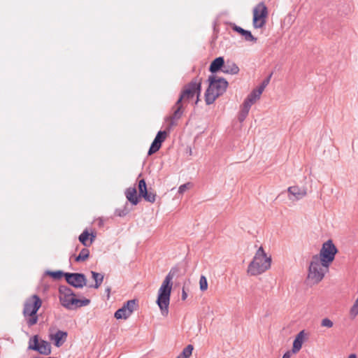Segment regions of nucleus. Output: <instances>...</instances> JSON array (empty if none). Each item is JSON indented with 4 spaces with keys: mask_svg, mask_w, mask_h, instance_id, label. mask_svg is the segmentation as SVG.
<instances>
[{
    "mask_svg": "<svg viewBox=\"0 0 358 358\" xmlns=\"http://www.w3.org/2000/svg\"><path fill=\"white\" fill-rule=\"evenodd\" d=\"M178 271V268H171L158 291L157 303L164 316H166L169 313V306L173 285L172 279Z\"/></svg>",
    "mask_w": 358,
    "mask_h": 358,
    "instance_id": "nucleus-1",
    "label": "nucleus"
},
{
    "mask_svg": "<svg viewBox=\"0 0 358 358\" xmlns=\"http://www.w3.org/2000/svg\"><path fill=\"white\" fill-rule=\"evenodd\" d=\"M208 87L205 92V101L207 105H210L222 96L227 90L229 83L227 80L215 75H210L208 78Z\"/></svg>",
    "mask_w": 358,
    "mask_h": 358,
    "instance_id": "nucleus-2",
    "label": "nucleus"
},
{
    "mask_svg": "<svg viewBox=\"0 0 358 358\" xmlns=\"http://www.w3.org/2000/svg\"><path fill=\"white\" fill-rule=\"evenodd\" d=\"M41 305L42 300L37 294L32 295L24 301L22 314L28 327H31L38 322L37 313Z\"/></svg>",
    "mask_w": 358,
    "mask_h": 358,
    "instance_id": "nucleus-3",
    "label": "nucleus"
},
{
    "mask_svg": "<svg viewBox=\"0 0 358 358\" xmlns=\"http://www.w3.org/2000/svg\"><path fill=\"white\" fill-rule=\"evenodd\" d=\"M271 262V257H268L263 248L260 247L248 266V273L252 275L261 274L270 268Z\"/></svg>",
    "mask_w": 358,
    "mask_h": 358,
    "instance_id": "nucleus-4",
    "label": "nucleus"
},
{
    "mask_svg": "<svg viewBox=\"0 0 358 358\" xmlns=\"http://www.w3.org/2000/svg\"><path fill=\"white\" fill-rule=\"evenodd\" d=\"M201 92V78L195 77L189 83L183 87L180 95L177 100V104H180L182 101L187 102L192 99L196 94L197 99L195 104L199 101V96Z\"/></svg>",
    "mask_w": 358,
    "mask_h": 358,
    "instance_id": "nucleus-5",
    "label": "nucleus"
},
{
    "mask_svg": "<svg viewBox=\"0 0 358 358\" xmlns=\"http://www.w3.org/2000/svg\"><path fill=\"white\" fill-rule=\"evenodd\" d=\"M328 270L329 268L322 265V261L319 259L318 255H313L309 265L308 278L314 283H318L323 279Z\"/></svg>",
    "mask_w": 358,
    "mask_h": 358,
    "instance_id": "nucleus-6",
    "label": "nucleus"
},
{
    "mask_svg": "<svg viewBox=\"0 0 358 358\" xmlns=\"http://www.w3.org/2000/svg\"><path fill=\"white\" fill-rule=\"evenodd\" d=\"M338 252V249L329 239L322 244L320 251L319 259L322 261V265L325 268H329L331 263L334 260L335 255Z\"/></svg>",
    "mask_w": 358,
    "mask_h": 358,
    "instance_id": "nucleus-7",
    "label": "nucleus"
},
{
    "mask_svg": "<svg viewBox=\"0 0 358 358\" xmlns=\"http://www.w3.org/2000/svg\"><path fill=\"white\" fill-rule=\"evenodd\" d=\"M268 10L263 2L259 3L253 10L252 24L255 29L263 27L266 24Z\"/></svg>",
    "mask_w": 358,
    "mask_h": 358,
    "instance_id": "nucleus-8",
    "label": "nucleus"
},
{
    "mask_svg": "<svg viewBox=\"0 0 358 358\" xmlns=\"http://www.w3.org/2000/svg\"><path fill=\"white\" fill-rule=\"evenodd\" d=\"M29 349L38 352L41 355H48L51 353V345L48 341L39 340L38 335H34L29 340Z\"/></svg>",
    "mask_w": 358,
    "mask_h": 358,
    "instance_id": "nucleus-9",
    "label": "nucleus"
},
{
    "mask_svg": "<svg viewBox=\"0 0 358 358\" xmlns=\"http://www.w3.org/2000/svg\"><path fill=\"white\" fill-rule=\"evenodd\" d=\"M66 282L75 288H83L87 285V278L85 274L81 273H66Z\"/></svg>",
    "mask_w": 358,
    "mask_h": 358,
    "instance_id": "nucleus-10",
    "label": "nucleus"
},
{
    "mask_svg": "<svg viewBox=\"0 0 358 358\" xmlns=\"http://www.w3.org/2000/svg\"><path fill=\"white\" fill-rule=\"evenodd\" d=\"M138 188L140 197L143 198L146 201L150 203H154L155 201L157 194L148 189L145 179H141L138 181Z\"/></svg>",
    "mask_w": 358,
    "mask_h": 358,
    "instance_id": "nucleus-11",
    "label": "nucleus"
},
{
    "mask_svg": "<svg viewBox=\"0 0 358 358\" xmlns=\"http://www.w3.org/2000/svg\"><path fill=\"white\" fill-rule=\"evenodd\" d=\"M224 64L225 61L223 57H216L211 62L209 66V71L212 73V75L220 71H222Z\"/></svg>",
    "mask_w": 358,
    "mask_h": 358,
    "instance_id": "nucleus-12",
    "label": "nucleus"
},
{
    "mask_svg": "<svg viewBox=\"0 0 358 358\" xmlns=\"http://www.w3.org/2000/svg\"><path fill=\"white\" fill-rule=\"evenodd\" d=\"M67 336L66 331L58 330L55 334L50 335V340L54 341V345L59 348L66 341Z\"/></svg>",
    "mask_w": 358,
    "mask_h": 358,
    "instance_id": "nucleus-13",
    "label": "nucleus"
},
{
    "mask_svg": "<svg viewBox=\"0 0 358 358\" xmlns=\"http://www.w3.org/2000/svg\"><path fill=\"white\" fill-rule=\"evenodd\" d=\"M287 191L289 195H292L294 197L295 200L301 199L307 194L306 189L304 187H299L298 186L289 187Z\"/></svg>",
    "mask_w": 358,
    "mask_h": 358,
    "instance_id": "nucleus-14",
    "label": "nucleus"
},
{
    "mask_svg": "<svg viewBox=\"0 0 358 358\" xmlns=\"http://www.w3.org/2000/svg\"><path fill=\"white\" fill-rule=\"evenodd\" d=\"M125 196L127 200L132 204V205H137L139 203L140 201V196L139 195H137V191L135 187H129L125 191Z\"/></svg>",
    "mask_w": 358,
    "mask_h": 358,
    "instance_id": "nucleus-15",
    "label": "nucleus"
},
{
    "mask_svg": "<svg viewBox=\"0 0 358 358\" xmlns=\"http://www.w3.org/2000/svg\"><path fill=\"white\" fill-rule=\"evenodd\" d=\"M306 334L305 331L302 330L295 337L294 342H293V346H292V352L296 353L298 352L302 347L304 338H305Z\"/></svg>",
    "mask_w": 358,
    "mask_h": 358,
    "instance_id": "nucleus-16",
    "label": "nucleus"
},
{
    "mask_svg": "<svg viewBox=\"0 0 358 358\" xmlns=\"http://www.w3.org/2000/svg\"><path fill=\"white\" fill-rule=\"evenodd\" d=\"M222 72L227 74L236 75L239 72V68L235 62L231 60H227Z\"/></svg>",
    "mask_w": 358,
    "mask_h": 358,
    "instance_id": "nucleus-17",
    "label": "nucleus"
},
{
    "mask_svg": "<svg viewBox=\"0 0 358 358\" xmlns=\"http://www.w3.org/2000/svg\"><path fill=\"white\" fill-rule=\"evenodd\" d=\"M182 108H183L182 103H180V104H177V101H176L173 106V109H174L173 113L169 117L171 119V124H170L171 127L176 124L174 120H179L181 117L182 113H183Z\"/></svg>",
    "mask_w": 358,
    "mask_h": 358,
    "instance_id": "nucleus-18",
    "label": "nucleus"
},
{
    "mask_svg": "<svg viewBox=\"0 0 358 358\" xmlns=\"http://www.w3.org/2000/svg\"><path fill=\"white\" fill-rule=\"evenodd\" d=\"M91 274H92V278L95 281V284L90 285V287L98 289L102 284L104 276L102 273H97V272H95L93 271H91Z\"/></svg>",
    "mask_w": 358,
    "mask_h": 358,
    "instance_id": "nucleus-19",
    "label": "nucleus"
},
{
    "mask_svg": "<svg viewBox=\"0 0 358 358\" xmlns=\"http://www.w3.org/2000/svg\"><path fill=\"white\" fill-rule=\"evenodd\" d=\"M122 306L127 310L128 313H129L131 315L132 313L138 307V300L137 299L129 300L126 303H124Z\"/></svg>",
    "mask_w": 358,
    "mask_h": 358,
    "instance_id": "nucleus-20",
    "label": "nucleus"
},
{
    "mask_svg": "<svg viewBox=\"0 0 358 358\" xmlns=\"http://www.w3.org/2000/svg\"><path fill=\"white\" fill-rule=\"evenodd\" d=\"M75 293L70 287L66 285H60L59 287V297H69Z\"/></svg>",
    "mask_w": 358,
    "mask_h": 358,
    "instance_id": "nucleus-21",
    "label": "nucleus"
},
{
    "mask_svg": "<svg viewBox=\"0 0 358 358\" xmlns=\"http://www.w3.org/2000/svg\"><path fill=\"white\" fill-rule=\"evenodd\" d=\"M130 315H131V314L129 313H128L127 310L123 306L122 308H119L118 310H117L114 314V317L117 320H120V319L126 320Z\"/></svg>",
    "mask_w": 358,
    "mask_h": 358,
    "instance_id": "nucleus-22",
    "label": "nucleus"
},
{
    "mask_svg": "<svg viewBox=\"0 0 358 358\" xmlns=\"http://www.w3.org/2000/svg\"><path fill=\"white\" fill-rule=\"evenodd\" d=\"M90 257V250L87 248H83L79 255L75 257V261L76 262H84L87 260Z\"/></svg>",
    "mask_w": 358,
    "mask_h": 358,
    "instance_id": "nucleus-23",
    "label": "nucleus"
},
{
    "mask_svg": "<svg viewBox=\"0 0 358 358\" xmlns=\"http://www.w3.org/2000/svg\"><path fill=\"white\" fill-rule=\"evenodd\" d=\"M45 274L50 276L55 280H59L62 278V277H64L66 278V273L63 272L62 271H47L45 272Z\"/></svg>",
    "mask_w": 358,
    "mask_h": 358,
    "instance_id": "nucleus-24",
    "label": "nucleus"
},
{
    "mask_svg": "<svg viewBox=\"0 0 358 358\" xmlns=\"http://www.w3.org/2000/svg\"><path fill=\"white\" fill-rule=\"evenodd\" d=\"M193 350L194 347L192 345H187L177 358H189L192 355Z\"/></svg>",
    "mask_w": 358,
    "mask_h": 358,
    "instance_id": "nucleus-25",
    "label": "nucleus"
},
{
    "mask_svg": "<svg viewBox=\"0 0 358 358\" xmlns=\"http://www.w3.org/2000/svg\"><path fill=\"white\" fill-rule=\"evenodd\" d=\"M90 234L87 229H85L78 237L79 241L85 247L90 246V244L87 242L88 239L90 238Z\"/></svg>",
    "mask_w": 358,
    "mask_h": 358,
    "instance_id": "nucleus-26",
    "label": "nucleus"
},
{
    "mask_svg": "<svg viewBox=\"0 0 358 358\" xmlns=\"http://www.w3.org/2000/svg\"><path fill=\"white\" fill-rule=\"evenodd\" d=\"M161 146L162 145H160L159 142L154 140L148 150V155H152L155 154L160 149Z\"/></svg>",
    "mask_w": 358,
    "mask_h": 358,
    "instance_id": "nucleus-27",
    "label": "nucleus"
},
{
    "mask_svg": "<svg viewBox=\"0 0 358 358\" xmlns=\"http://www.w3.org/2000/svg\"><path fill=\"white\" fill-rule=\"evenodd\" d=\"M166 136L167 132L166 131H159L154 140L157 141L160 145H162L165 141Z\"/></svg>",
    "mask_w": 358,
    "mask_h": 358,
    "instance_id": "nucleus-28",
    "label": "nucleus"
},
{
    "mask_svg": "<svg viewBox=\"0 0 358 358\" xmlns=\"http://www.w3.org/2000/svg\"><path fill=\"white\" fill-rule=\"evenodd\" d=\"M69 303H66V308L68 310H75L77 309V302L78 299L76 296L71 297Z\"/></svg>",
    "mask_w": 358,
    "mask_h": 358,
    "instance_id": "nucleus-29",
    "label": "nucleus"
},
{
    "mask_svg": "<svg viewBox=\"0 0 358 358\" xmlns=\"http://www.w3.org/2000/svg\"><path fill=\"white\" fill-rule=\"evenodd\" d=\"M242 36L244 37L245 40L246 41H252L256 42L257 38H255L251 33L250 31L245 30L243 34H242Z\"/></svg>",
    "mask_w": 358,
    "mask_h": 358,
    "instance_id": "nucleus-30",
    "label": "nucleus"
},
{
    "mask_svg": "<svg viewBox=\"0 0 358 358\" xmlns=\"http://www.w3.org/2000/svg\"><path fill=\"white\" fill-rule=\"evenodd\" d=\"M271 77V74L269 75V76L268 78H266V79H264L262 81L261 85L257 88L258 90V92H259V93H262L263 92V91L264 90L265 87L268 85V83L270 82Z\"/></svg>",
    "mask_w": 358,
    "mask_h": 358,
    "instance_id": "nucleus-31",
    "label": "nucleus"
},
{
    "mask_svg": "<svg viewBox=\"0 0 358 358\" xmlns=\"http://www.w3.org/2000/svg\"><path fill=\"white\" fill-rule=\"evenodd\" d=\"M199 286L201 291H205L208 288V282L205 276L201 275L199 280Z\"/></svg>",
    "mask_w": 358,
    "mask_h": 358,
    "instance_id": "nucleus-32",
    "label": "nucleus"
},
{
    "mask_svg": "<svg viewBox=\"0 0 358 358\" xmlns=\"http://www.w3.org/2000/svg\"><path fill=\"white\" fill-rule=\"evenodd\" d=\"M248 113H249L248 110L241 108V109L239 112V114H238V121L241 122H243L245 120L246 117L248 116Z\"/></svg>",
    "mask_w": 358,
    "mask_h": 358,
    "instance_id": "nucleus-33",
    "label": "nucleus"
},
{
    "mask_svg": "<svg viewBox=\"0 0 358 358\" xmlns=\"http://www.w3.org/2000/svg\"><path fill=\"white\" fill-rule=\"evenodd\" d=\"M90 303V300L88 299H78L77 302V308L83 306H87Z\"/></svg>",
    "mask_w": 358,
    "mask_h": 358,
    "instance_id": "nucleus-34",
    "label": "nucleus"
},
{
    "mask_svg": "<svg viewBox=\"0 0 358 358\" xmlns=\"http://www.w3.org/2000/svg\"><path fill=\"white\" fill-rule=\"evenodd\" d=\"M191 186H192V184L190 182H187V183H185V184L180 185L178 188V193L183 194Z\"/></svg>",
    "mask_w": 358,
    "mask_h": 358,
    "instance_id": "nucleus-35",
    "label": "nucleus"
},
{
    "mask_svg": "<svg viewBox=\"0 0 358 358\" xmlns=\"http://www.w3.org/2000/svg\"><path fill=\"white\" fill-rule=\"evenodd\" d=\"M70 296H71L69 297H59V301L63 307L66 308V303H69L68 301H70L71 297L76 296V295L73 293V295Z\"/></svg>",
    "mask_w": 358,
    "mask_h": 358,
    "instance_id": "nucleus-36",
    "label": "nucleus"
},
{
    "mask_svg": "<svg viewBox=\"0 0 358 358\" xmlns=\"http://www.w3.org/2000/svg\"><path fill=\"white\" fill-rule=\"evenodd\" d=\"M321 325L322 327L331 328L333 327L334 324H333V322L331 320H329V318H324L322 320Z\"/></svg>",
    "mask_w": 358,
    "mask_h": 358,
    "instance_id": "nucleus-37",
    "label": "nucleus"
},
{
    "mask_svg": "<svg viewBox=\"0 0 358 358\" xmlns=\"http://www.w3.org/2000/svg\"><path fill=\"white\" fill-rule=\"evenodd\" d=\"M129 213V210L125 208L124 209H116L115 214L119 217H124Z\"/></svg>",
    "mask_w": 358,
    "mask_h": 358,
    "instance_id": "nucleus-38",
    "label": "nucleus"
},
{
    "mask_svg": "<svg viewBox=\"0 0 358 358\" xmlns=\"http://www.w3.org/2000/svg\"><path fill=\"white\" fill-rule=\"evenodd\" d=\"M232 29L238 33L239 34H241L242 36V34H243L244 31L245 29H243L242 27H239V26H237L236 24H233L232 25Z\"/></svg>",
    "mask_w": 358,
    "mask_h": 358,
    "instance_id": "nucleus-39",
    "label": "nucleus"
},
{
    "mask_svg": "<svg viewBox=\"0 0 358 358\" xmlns=\"http://www.w3.org/2000/svg\"><path fill=\"white\" fill-rule=\"evenodd\" d=\"M253 103H252V102H251V103H250V102H249V101H248V99H245L244 100L243 103V105H242V107H241V108H244V109H245V110H247L250 111V108H251V106H252Z\"/></svg>",
    "mask_w": 358,
    "mask_h": 358,
    "instance_id": "nucleus-40",
    "label": "nucleus"
},
{
    "mask_svg": "<svg viewBox=\"0 0 358 358\" xmlns=\"http://www.w3.org/2000/svg\"><path fill=\"white\" fill-rule=\"evenodd\" d=\"M250 93L256 100L259 99L262 94V93L258 92V90L257 88L254 89Z\"/></svg>",
    "mask_w": 358,
    "mask_h": 358,
    "instance_id": "nucleus-41",
    "label": "nucleus"
},
{
    "mask_svg": "<svg viewBox=\"0 0 358 358\" xmlns=\"http://www.w3.org/2000/svg\"><path fill=\"white\" fill-rule=\"evenodd\" d=\"M246 99H248V101L249 102H250V103H251V102H252V103H255V101H257V100L254 98V96H252V94H251V93H250V94L248 95V96L246 97Z\"/></svg>",
    "mask_w": 358,
    "mask_h": 358,
    "instance_id": "nucleus-42",
    "label": "nucleus"
},
{
    "mask_svg": "<svg viewBox=\"0 0 358 358\" xmlns=\"http://www.w3.org/2000/svg\"><path fill=\"white\" fill-rule=\"evenodd\" d=\"M187 294L185 292V288L183 287L182 291V296H181L182 300L185 301L187 299Z\"/></svg>",
    "mask_w": 358,
    "mask_h": 358,
    "instance_id": "nucleus-43",
    "label": "nucleus"
},
{
    "mask_svg": "<svg viewBox=\"0 0 358 358\" xmlns=\"http://www.w3.org/2000/svg\"><path fill=\"white\" fill-rule=\"evenodd\" d=\"M292 353H293L292 351H287L283 355L282 358H290Z\"/></svg>",
    "mask_w": 358,
    "mask_h": 358,
    "instance_id": "nucleus-44",
    "label": "nucleus"
},
{
    "mask_svg": "<svg viewBox=\"0 0 358 358\" xmlns=\"http://www.w3.org/2000/svg\"><path fill=\"white\" fill-rule=\"evenodd\" d=\"M95 237H96L95 234H90V242L89 243L90 245L92 244V243L94 241Z\"/></svg>",
    "mask_w": 358,
    "mask_h": 358,
    "instance_id": "nucleus-45",
    "label": "nucleus"
},
{
    "mask_svg": "<svg viewBox=\"0 0 358 358\" xmlns=\"http://www.w3.org/2000/svg\"><path fill=\"white\" fill-rule=\"evenodd\" d=\"M105 292L107 293L108 297H109V295H110V287H106Z\"/></svg>",
    "mask_w": 358,
    "mask_h": 358,
    "instance_id": "nucleus-46",
    "label": "nucleus"
},
{
    "mask_svg": "<svg viewBox=\"0 0 358 358\" xmlns=\"http://www.w3.org/2000/svg\"><path fill=\"white\" fill-rule=\"evenodd\" d=\"M99 225L101 227V226H103V221L102 219H100L99 220Z\"/></svg>",
    "mask_w": 358,
    "mask_h": 358,
    "instance_id": "nucleus-47",
    "label": "nucleus"
},
{
    "mask_svg": "<svg viewBox=\"0 0 358 358\" xmlns=\"http://www.w3.org/2000/svg\"><path fill=\"white\" fill-rule=\"evenodd\" d=\"M348 358H357V356L355 354H351Z\"/></svg>",
    "mask_w": 358,
    "mask_h": 358,
    "instance_id": "nucleus-48",
    "label": "nucleus"
},
{
    "mask_svg": "<svg viewBox=\"0 0 358 358\" xmlns=\"http://www.w3.org/2000/svg\"><path fill=\"white\" fill-rule=\"evenodd\" d=\"M177 358V357H176Z\"/></svg>",
    "mask_w": 358,
    "mask_h": 358,
    "instance_id": "nucleus-49",
    "label": "nucleus"
}]
</instances>
